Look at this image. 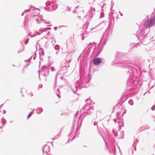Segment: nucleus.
Returning a JSON list of instances; mask_svg holds the SVG:
<instances>
[{
	"label": "nucleus",
	"instance_id": "nucleus-1",
	"mask_svg": "<svg viewBox=\"0 0 155 155\" xmlns=\"http://www.w3.org/2000/svg\"><path fill=\"white\" fill-rule=\"evenodd\" d=\"M155 24V16L151 18L150 19L146 21L144 25L147 27H151Z\"/></svg>",
	"mask_w": 155,
	"mask_h": 155
},
{
	"label": "nucleus",
	"instance_id": "nucleus-2",
	"mask_svg": "<svg viewBox=\"0 0 155 155\" xmlns=\"http://www.w3.org/2000/svg\"><path fill=\"white\" fill-rule=\"evenodd\" d=\"M101 62V59L100 58H96L93 60L94 64L95 65H98L100 64Z\"/></svg>",
	"mask_w": 155,
	"mask_h": 155
},
{
	"label": "nucleus",
	"instance_id": "nucleus-3",
	"mask_svg": "<svg viewBox=\"0 0 155 155\" xmlns=\"http://www.w3.org/2000/svg\"><path fill=\"white\" fill-rule=\"evenodd\" d=\"M35 19L37 23H39L40 22V21L41 18L38 17H35Z\"/></svg>",
	"mask_w": 155,
	"mask_h": 155
},
{
	"label": "nucleus",
	"instance_id": "nucleus-4",
	"mask_svg": "<svg viewBox=\"0 0 155 155\" xmlns=\"http://www.w3.org/2000/svg\"><path fill=\"white\" fill-rule=\"evenodd\" d=\"M33 96V94H32V93L31 91H29L28 92L27 96L28 97H31Z\"/></svg>",
	"mask_w": 155,
	"mask_h": 155
},
{
	"label": "nucleus",
	"instance_id": "nucleus-5",
	"mask_svg": "<svg viewBox=\"0 0 155 155\" xmlns=\"http://www.w3.org/2000/svg\"><path fill=\"white\" fill-rule=\"evenodd\" d=\"M31 113H30V114H29V115H28V118H29L30 117H31Z\"/></svg>",
	"mask_w": 155,
	"mask_h": 155
}]
</instances>
